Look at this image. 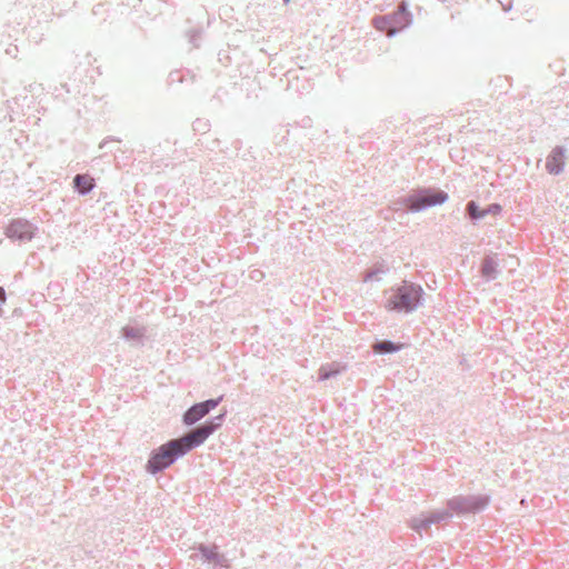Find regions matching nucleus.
Returning <instances> with one entry per match:
<instances>
[{
    "label": "nucleus",
    "mask_w": 569,
    "mask_h": 569,
    "mask_svg": "<svg viewBox=\"0 0 569 569\" xmlns=\"http://www.w3.org/2000/svg\"><path fill=\"white\" fill-rule=\"evenodd\" d=\"M111 140H113V139H112V138H107V139H104V140L100 143L99 148H100V149H103V148L107 146V143H108L109 141H111Z\"/></svg>",
    "instance_id": "nucleus-18"
},
{
    "label": "nucleus",
    "mask_w": 569,
    "mask_h": 569,
    "mask_svg": "<svg viewBox=\"0 0 569 569\" xmlns=\"http://www.w3.org/2000/svg\"><path fill=\"white\" fill-rule=\"evenodd\" d=\"M201 36H202V30H201V29H190V30L187 32V37H188V39H189V42H190L194 48H199V47H200Z\"/></svg>",
    "instance_id": "nucleus-12"
},
{
    "label": "nucleus",
    "mask_w": 569,
    "mask_h": 569,
    "mask_svg": "<svg viewBox=\"0 0 569 569\" xmlns=\"http://www.w3.org/2000/svg\"><path fill=\"white\" fill-rule=\"evenodd\" d=\"M566 158V148L556 146L546 160V170L550 174L558 176L563 171Z\"/></svg>",
    "instance_id": "nucleus-7"
},
{
    "label": "nucleus",
    "mask_w": 569,
    "mask_h": 569,
    "mask_svg": "<svg viewBox=\"0 0 569 569\" xmlns=\"http://www.w3.org/2000/svg\"><path fill=\"white\" fill-rule=\"evenodd\" d=\"M217 425L206 423L186 436L170 440L169 442L160 446L150 457L147 469L151 473H157L158 471L168 468L173 463L174 459L179 456L184 455L189 450L194 447L203 443L207 438L213 433Z\"/></svg>",
    "instance_id": "nucleus-1"
},
{
    "label": "nucleus",
    "mask_w": 569,
    "mask_h": 569,
    "mask_svg": "<svg viewBox=\"0 0 569 569\" xmlns=\"http://www.w3.org/2000/svg\"><path fill=\"white\" fill-rule=\"evenodd\" d=\"M421 295L422 289L420 286L403 281L396 290L392 289L386 308L388 310L409 312L417 308Z\"/></svg>",
    "instance_id": "nucleus-4"
},
{
    "label": "nucleus",
    "mask_w": 569,
    "mask_h": 569,
    "mask_svg": "<svg viewBox=\"0 0 569 569\" xmlns=\"http://www.w3.org/2000/svg\"><path fill=\"white\" fill-rule=\"evenodd\" d=\"M62 90H63L66 93H70V89H69L68 84H67V83H61L60 88H57V87L54 88V90H53V94H54L57 98L62 97V92H61Z\"/></svg>",
    "instance_id": "nucleus-16"
},
{
    "label": "nucleus",
    "mask_w": 569,
    "mask_h": 569,
    "mask_svg": "<svg viewBox=\"0 0 569 569\" xmlns=\"http://www.w3.org/2000/svg\"><path fill=\"white\" fill-rule=\"evenodd\" d=\"M449 194L437 188L420 187L412 189L409 194L395 200L390 207L393 213L401 216L408 212H420L431 207L441 206L447 202Z\"/></svg>",
    "instance_id": "nucleus-2"
},
{
    "label": "nucleus",
    "mask_w": 569,
    "mask_h": 569,
    "mask_svg": "<svg viewBox=\"0 0 569 569\" xmlns=\"http://www.w3.org/2000/svg\"><path fill=\"white\" fill-rule=\"evenodd\" d=\"M284 4H288L291 0H282Z\"/></svg>",
    "instance_id": "nucleus-20"
},
{
    "label": "nucleus",
    "mask_w": 569,
    "mask_h": 569,
    "mask_svg": "<svg viewBox=\"0 0 569 569\" xmlns=\"http://www.w3.org/2000/svg\"><path fill=\"white\" fill-rule=\"evenodd\" d=\"M496 270V267L492 262L490 261H486L483 264H482V273L487 277H490Z\"/></svg>",
    "instance_id": "nucleus-15"
},
{
    "label": "nucleus",
    "mask_w": 569,
    "mask_h": 569,
    "mask_svg": "<svg viewBox=\"0 0 569 569\" xmlns=\"http://www.w3.org/2000/svg\"><path fill=\"white\" fill-rule=\"evenodd\" d=\"M6 301V292L3 288L0 287V305H2Z\"/></svg>",
    "instance_id": "nucleus-17"
},
{
    "label": "nucleus",
    "mask_w": 569,
    "mask_h": 569,
    "mask_svg": "<svg viewBox=\"0 0 569 569\" xmlns=\"http://www.w3.org/2000/svg\"><path fill=\"white\" fill-rule=\"evenodd\" d=\"M465 217L476 224L485 218L483 209L477 201L470 200L466 204Z\"/></svg>",
    "instance_id": "nucleus-9"
},
{
    "label": "nucleus",
    "mask_w": 569,
    "mask_h": 569,
    "mask_svg": "<svg viewBox=\"0 0 569 569\" xmlns=\"http://www.w3.org/2000/svg\"><path fill=\"white\" fill-rule=\"evenodd\" d=\"M371 23L378 31L391 38L412 23V14L408 10L407 3L402 1L398 4L397 10L390 13L375 16L371 19Z\"/></svg>",
    "instance_id": "nucleus-3"
},
{
    "label": "nucleus",
    "mask_w": 569,
    "mask_h": 569,
    "mask_svg": "<svg viewBox=\"0 0 569 569\" xmlns=\"http://www.w3.org/2000/svg\"><path fill=\"white\" fill-rule=\"evenodd\" d=\"M220 399H210L204 402L196 403L184 415L183 422L188 426L196 423L202 419L210 410L214 409Z\"/></svg>",
    "instance_id": "nucleus-6"
},
{
    "label": "nucleus",
    "mask_w": 569,
    "mask_h": 569,
    "mask_svg": "<svg viewBox=\"0 0 569 569\" xmlns=\"http://www.w3.org/2000/svg\"><path fill=\"white\" fill-rule=\"evenodd\" d=\"M373 351L377 353L395 352L402 348V345H395L390 341H381L373 345Z\"/></svg>",
    "instance_id": "nucleus-10"
},
{
    "label": "nucleus",
    "mask_w": 569,
    "mask_h": 569,
    "mask_svg": "<svg viewBox=\"0 0 569 569\" xmlns=\"http://www.w3.org/2000/svg\"><path fill=\"white\" fill-rule=\"evenodd\" d=\"M73 189L80 196L89 194L94 188V181L87 174L78 173L72 180Z\"/></svg>",
    "instance_id": "nucleus-8"
},
{
    "label": "nucleus",
    "mask_w": 569,
    "mask_h": 569,
    "mask_svg": "<svg viewBox=\"0 0 569 569\" xmlns=\"http://www.w3.org/2000/svg\"><path fill=\"white\" fill-rule=\"evenodd\" d=\"M192 129L197 133L204 134L210 130V122L207 119L197 118L192 122Z\"/></svg>",
    "instance_id": "nucleus-11"
},
{
    "label": "nucleus",
    "mask_w": 569,
    "mask_h": 569,
    "mask_svg": "<svg viewBox=\"0 0 569 569\" xmlns=\"http://www.w3.org/2000/svg\"><path fill=\"white\" fill-rule=\"evenodd\" d=\"M168 82H169V84H171L173 82H183V78H182L180 71H178V70L171 71L168 77Z\"/></svg>",
    "instance_id": "nucleus-14"
},
{
    "label": "nucleus",
    "mask_w": 569,
    "mask_h": 569,
    "mask_svg": "<svg viewBox=\"0 0 569 569\" xmlns=\"http://www.w3.org/2000/svg\"><path fill=\"white\" fill-rule=\"evenodd\" d=\"M329 376L330 375L328 372H325L323 369L321 370V373H320L321 379H328Z\"/></svg>",
    "instance_id": "nucleus-19"
},
{
    "label": "nucleus",
    "mask_w": 569,
    "mask_h": 569,
    "mask_svg": "<svg viewBox=\"0 0 569 569\" xmlns=\"http://www.w3.org/2000/svg\"><path fill=\"white\" fill-rule=\"evenodd\" d=\"M38 233V224L26 218L11 219L4 229L7 238L19 244L31 241Z\"/></svg>",
    "instance_id": "nucleus-5"
},
{
    "label": "nucleus",
    "mask_w": 569,
    "mask_h": 569,
    "mask_svg": "<svg viewBox=\"0 0 569 569\" xmlns=\"http://www.w3.org/2000/svg\"><path fill=\"white\" fill-rule=\"evenodd\" d=\"M501 211H502V207L500 203H497V202L490 203L489 206H487L486 209H483L485 217L488 214L498 216L501 213Z\"/></svg>",
    "instance_id": "nucleus-13"
}]
</instances>
